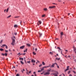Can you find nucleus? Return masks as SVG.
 <instances>
[{
	"label": "nucleus",
	"mask_w": 76,
	"mask_h": 76,
	"mask_svg": "<svg viewBox=\"0 0 76 76\" xmlns=\"http://www.w3.org/2000/svg\"><path fill=\"white\" fill-rule=\"evenodd\" d=\"M15 37L13 36V37H12V42L11 43V45H14L15 44Z\"/></svg>",
	"instance_id": "nucleus-1"
},
{
	"label": "nucleus",
	"mask_w": 76,
	"mask_h": 76,
	"mask_svg": "<svg viewBox=\"0 0 76 76\" xmlns=\"http://www.w3.org/2000/svg\"><path fill=\"white\" fill-rule=\"evenodd\" d=\"M1 54L3 56H6L7 55V54L6 53L5 54L2 53Z\"/></svg>",
	"instance_id": "nucleus-2"
},
{
	"label": "nucleus",
	"mask_w": 76,
	"mask_h": 76,
	"mask_svg": "<svg viewBox=\"0 0 76 76\" xmlns=\"http://www.w3.org/2000/svg\"><path fill=\"white\" fill-rule=\"evenodd\" d=\"M50 74V72H46L45 74H44V75H46V76H48V75H49Z\"/></svg>",
	"instance_id": "nucleus-3"
},
{
	"label": "nucleus",
	"mask_w": 76,
	"mask_h": 76,
	"mask_svg": "<svg viewBox=\"0 0 76 76\" xmlns=\"http://www.w3.org/2000/svg\"><path fill=\"white\" fill-rule=\"evenodd\" d=\"M69 66H68L66 67V69L64 71L65 72L69 70Z\"/></svg>",
	"instance_id": "nucleus-4"
},
{
	"label": "nucleus",
	"mask_w": 76,
	"mask_h": 76,
	"mask_svg": "<svg viewBox=\"0 0 76 76\" xmlns=\"http://www.w3.org/2000/svg\"><path fill=\"white\" fill-rule=\"evenodd\" d=\"M55 7H56V6H55L49 7V8L50 9H53V8H55Z\"/></svg>",
	"instance_id": "nucleus-5"
},
{
	"label": "nucleus",
	"mask_w": 76,
	"mask_h": 76,
	"mask_svg": "<svg viewBox=\"0 0 76 76\" xmlns=\"http://www.w3.org/2000/svg\"><path fill=\"white\" fill-rule=\"evenodd\" d=\"M57 73H58V72H57ZM57 73H53V74H52V75H53L54 76H58V75H57Z\"/></svg>",
	"instance_id": "nucleus-6"
},
{
	"label": "nucleus",
	"mask_w": 76,
	"mask_h": 76,
	"mask_svg": "<svg viewBox=\"0 0 76 76\" xmlns=\"http://www.w3.org/2000/svg\"><path fill=\"white\" fill-rule=\"evenodd\" d=\"M25 47V46H23L20 47V49H23Z\"/></svg>",
	"instance_id": "nucleus-7"
},
{
	"label": "nucleus",
	"mask_w": 76,
	"mask_h": 76,
	"mask_svg": "<svg viewBox=\"0 0 76 76\" xmlns=\"http://www.w3.org/2000/svg\"><path fill=\"white\" fill-rule=\"evenodd\" d=\"M39 34L40 37H41L42 36V34L40 32H39Z\"/></svg>",
	"instance_id": "nucleus-8"
},
{
	"label": "nucleus",
	"mask_w": 76,
	"mask_h": 76,
	"mask_svg": "<svg viewBox=\"0 0 76 76\" xmlns=\"http://www.w3.org/2000/svg\"><path fill=\"white\" fill-rule=\"evenodd\" d=\"M31 62L32 63H35V60H34V59H32Z\"/></svg>",
	"instance_id": "nucleus-9"
},
{
	"label": "nucleus",
	"mask_w": 76,
	"mask_h": 76,
	"mask_svg": "<svg viewBox=\"0 0 76 76\" xmlns=\"http://www.w3.org/2000/svg\"><path fill=\"white\" fill-rule=\"evenodd\" d=\"M54 66H55L54 64H53L51 66H50V67H54Z\"/></svg>",
	"instance_id": "nucleus-10"
},
{
	"label": "nucleus",
	"mask_w": 76,
	"mask_h": 76,
	"mask_svg": "<svg viewBox=\"0 0 76 76\" xmlns=\"http://www.w3.org/2000/svg\"><path fill=\"white\" fill-rule=\"evenodd\" d=\"M56 60H60V58H56V60H55V61H56Z\"/></svg>",
	"instance_id": "nucleus-11"
},
{
	"label": "nucleus",
	"mask_w": 76,
	"mask_h": 76,
	"mask_svg": "<svg viewBox=\"0 0 76 76\" xmlns=\"http://www.w3.org/2000/svg\"><path fill=\"white\" fill-rule=\"evenodd\" d=\"M14 28H18V25L16 24H15L14 25Z\"/></svg>",
	"instance_id": "nucleus-12"
},
{
	"label": "nucleus",
	"mask_w": 76,
	"mask_h": 76,
	"mask_svg": "<svg viewBox=\"0 0 76 76\" xmlns=\"http://www.w3.org/2000/svg\"><path fill=\"white\" fill-rule=\"evenodd\" d=\"M51 70V69H48L47 72H48L49 73V72H50Z\"/></svg>",
	"instance_id": "nucleus-13"
},
{
	"label": "nucleus",
	"mask_w": 76,
	"mask_h": 76,
	"mask_svg": "<svg viewBox=\"0 0 76 76\" xmlns=\"http://www.w3.org/2000/svg\"><path fill=\"white\" fill-rule=\"evenodd\" d=\"M33 74H34L35 76H37V74H36V72H33Z\"/></svg>",
	"instance_id": "nucleus-14"
},
{
	"label": "nucleus",
	"mask_w": 76,
	"mask_h": 76,
	"mask_svg": "<svg viewBox=\"0 0 76 76\" xmlns=\"http://www.w3.org/2000/svg\"><path fill=\"white\" fill-rule=\"evenodd\" d=\"M19 60H22V61H23V58H19Z\"/></svg>",
	"instance_id": "nucleus-15"
},
{
	"label": "nucleus",
	"mask_w": 76,
	"mask_h": 76,
	"mask_svg": "<svg viewBox=\"0 0 76 76\" xmlns=\"http://www.w3.org/2000/svg\"><path fill=\"white\" fill-rule=\"evenodd\" d=\"M63 35V33L62 32H61V37H62V35Z\"/></svg>",
	"instance_id": "nucleus-16"
},
{
	"label": "nucleus",
	"mask_w": 76,
	"mask_h": 76,
	"mask_svg": "<svg viewBox=\"0 0 76 76\" xmlns=\"http://www.w3.org/2000/svg\"><path fill=\"white\" fill-rule=\"evenodd\" d=\"M43 10H44V11H47L48 10H47V8H45Z\"/></svg>",
	"instance_id": "nucleus-17"
},
{
	"label": "nucleus",
	"mask_w": 76,
	"mask_h": 76,
	"mask_svg": "<svg viewBox=\"0 0 76 76\" xmlns=\"http://www.w3.org/2000/svg\"><path fill=\"white\" fill-rule=\"evenodd\" d=\"M44 70V68L43 67L41 69V71H42V70Z\"/></svg>",
	"instance_id": "nucleus-18"
},
{
	"label": "nucleus",
	"mask_w": 76,
	"mask_h": 76,
	"mask_svg": "<svg viewBox=\"0 0 76 76\" xmlns=\"http://www.w3.org/2000/svg\"><path fill=\"white\" fill-rule=\"evenodd\" d=\"M20 62L22 64H24V63H23V61H20Z\"/></svg>",
	"instance_id": "nucleus-19"
},
{
	"label": "nucleus",
	"mask_w": 76,
	"mask_h": 76,
	"mask_svg": "<svg viewBox=\"0 0 76 76\" xmlns=\"http://www.w3.org/2000/svg\"><path fill=\"white\" fill-rule=\"evenodd\" d=\"M26 45L28 46V47H30V46H31V45L29 44H26Z\"/></svg>",
	"instance_id": "nucleus-20"
},
{
	"label": "nucleus",
	"mask_w": 76,
	"mask_h": 76,
	"mask_svg": "<svg viewBox=\"0 0 76 76\" xmlns=\"http://www.w3.org/2000/svg\"><path fill=\"white\" fill-rule=\"evenodd\" d=\"M42 64L44 65H45V63L44 61L42 62Z\"/></svg>",
	"instance_id": "nucleus-21"
},
{
	"label": "nucleus",
	"mask_w": 76,
	"mask_h": 76,
	"mask_svg": "<svg viewBox=\"0 0 76 76\" xmlns=\"http://www.w3.org/2000/svg\"><path fill=\"white\" fill-rule=\"evenodd\" d=\"M11 16V15H9V16H8L7 18V19H8V18H10Z\"/></svg>",
	"instance_id": "nucleus-22"
},
{
	"label": "nucleus",
	"mask_w": 76,
	"mask_h": 76,
	"mask_svg": "<svg viewBox=\"0 0 76 76\" xmlns=\"http://www.w3.org/2000/svg\"><path fill=\"white\" fill-rule=\"evenodd\" d=\"M38 22L39 23V24H41V23H42V22L41 21L39 20Z\"/></svg>",
	"instance_id": "nucleus-23"
},
{
	"label": "nucleus",
	"mask_w": 76,
	"mask_h": 76,
	"mask_svg": "<svg viewBox=\"0 0 76 76\" xmlns=\"http://www.w3.org/2000/svg\"><path fill=\"white\" fill-rule=\"evenodd\" d=\"M50 54H51V55H53V53L50 52Z\"/></svg>",
	"instance_id": "nucleus-24"
},
{
	"label": "nucleus",
	"mask_w": 76,
	"mask_h": 76,
	"mask_svg": "<svg viewBox=\"0 0 76 76\" xmlns=\"http://www.w3.org/2000/svg\"><path fill=\"white\" fill-rule=\"evenodd\" d=\"M58 49L60 51H61V48H60L59 47H57Z\"/></svg>",
	"instance_id": "nucleus-25"
},
{
	"label": "nucleus",
	"mask_w": 76,
	"mask_h": 76,
	"mask_svg": "<svg viewBox=\"0 0 76 76\" xmlns=\"http://www.w3.org/2000/svg\"><path fill=\"white\" fill-rule=\"evenodd\" d=\"M0 51H4V50L2 48H0Z\"/></svg>",
	"instance_id": "nucleus-26"
},
{
	"label": "nucleus",
	"mask_w": 76,
	"mask_h": 76,
	"mask_svg": "<svg viewBox=\"0 0 76 76\" xmlns=\"http://www.w3.org/2000/svg\"><path fill=\"white\" fill-rule=\"evenodd\" d=\"M9 8H8L7 9V10H6V12H8V11H9Z\"/></svg>",
	"instance_id": "nucleus-27"
},
{
	"label": "nucleus",
	"mask_w": 76,
	"mask_h": 76,
	"mask_svg": "<svg viewBox=\"0 0 76 76\" xmlns=\"http://www.w3.org/2000/svg\"><path fill=\"white\" fill-rule=\"evenodd\" d=\"M19 18V16H17L15 17V18Z\"/></svg>",
	"instance_id": "nucleus-28"
},
{
	"label": "nucleus",
	"mask_w": 76,
	"mask_h": 76,
	"mask_svg": "<svg viewBox=\"0 0 76 76\" xmlns=\"http://www.w3.org/2000/svg\"><path fill=\"white\" fill-rule=\"evenodd\" d=\"M33 53L34 55H36V53H35V52H33Z\"/></svg>",
	"instance_id": "nucleus-29"
},
{
	"label": "nucleus",
	"mask_w": 76,
	"mask_h": 76,
	"mask_svg": "<svg viewBox=\"0 0 76 76\" xmlns=\"http://www.w3.org/2000/svg\"><path fill=\"white\" fill-rule=\"evenodd\" d=\"M26 74H27V75H29V72H28V70H27L26 71Z\"/></svg>",
	"instance_id": "nucleus-30"
},
{
	"label": "nucleus",
	"mask_w": 76,
	"mask_h": 76,
	"mask_svg": "<svg viewBox=\"0 0 76 76\" xmlns=\"http://www.w3.org/2000/svg\"><path fill=\"white\" fill-rule=\"evenodd\" d=\"M0 41V44H1L2 43V42H3V40H2Z\"/></svg>",
	"instance_id": "nucleus-31"
},
{
	"label": "nucleus",
	"mask_w": 76,
	"mask_h": 76,
	"mask_svg": "<svg viewBox=\"0 0 76 76\" xmlns=\"http://www.w3.org/2000/svg\"><path fill=\"white\" fill-rule=\"evenodd\" d=\"M5 48H6V49H7V48H8V47H7V45L5 46Z\"/></svg>",
	"instance_id": "nucleus-32"
},
{
	"label": "nucleus",
	"mask_w": 76,
	"mask_h": 76,
	"mask_svg": "<svg viewBox=\"0 0 76 76\" xmlns=\"http://www.w3.org/2000/svg\"><path fill=\"white\" fill-rule=\"evenodd\" d=\"M16 76H20V75L19 74H17Z\"/></svg>",
	"instance_id": "nucleus-33"
},
{
	"label": "nucleus",
	"mask_w": 76,
	"mask_h": 76,
	"mask_svg": "<svg viewBox=\"0 0 76 76\" xmlns=\"http://www.w3.org/2000/svg\"><path fill=\"white\" fill-rule=\"evenodd\" d=\"M18 55H19V56H20V55H21V54H20V53H18Z\"/></svg>",
	"instance_id": "nucleus-34"
},
{
	"label": "nucleus",
	"mask_w": 76,
	"mask_h": 76,
	"mask_svg": "<svg viewBox=\"0 0 76 76\" xmlns=\"http://www.w3.org/2000/svg\"><path fill=\"white\" fill-rule=\"evenodd\" d=\"M30 62H31L30 61H28L27 62V63H28L29 64V63H30Z\"/></svg>",
	"instance_id": "nucleus-35"
},
{
	"label": "nucleus",
	"mask_w": 76,
	"mask_h": 76,
	"mask_svg": "<svg viewBox=\"0 0 76 76\" xmlns=\"http://www.w3.org/2000/svg\"><path fill=\"white\" fill-rule=\"evenodd\" d=\"M67 57V58H70V56L69 55Z\"/></svg>",
	"instance_id": "nucleus-36"
},
{
	"label": "nucleus",
	"mask_w": 76,
	"mask_h": 76,
	"mask_svg": "<svg viewBox=\"0 0 76 76\" xmlns=\"http://www.w3.org/2000/svg\"><path fill=\"white\" fill-rule=\"evenodd\" d=\"M73 73H74L75 74H76V72L75 71H73Z\"/></svg>",
	"instance_id": "nucleus-37"
},
{
	"label": "nucleus",
	"mask_w": 76,
	"mask_h": 76,
	"mask_svg": "<svg viewBox=\"0 0 76 76\" xmlns=\"http://www.w3.org/2000/svg\"><path fill=\"white\" fill-rule=\"evenodd\" d=\"M6 45L4 44V45H2V46H3L4 47V46H6Z\"/></svg>",
	"instance_id": "nucleus-38"
},
{
	"label": "nucleus",
	"mask_w": 76,
	"mask_h": 76,
	"mask_svg": "<svg viewBox=\"0 0 76 76\" xmlns=\"http://www.w3.org/2000/svg\"><path fill=\"white\" fill-rule=\"evenodd\" d=\"M14 35H17V33H14Z\"/></svg>",
	"instance_id": "nucleus-39"
},
{
	"label": "nucleus",
	"mask_w": 76,
	"mask_h": 76,
	"mask_svg": "<svg viewBox=\"0 0 76 76\" xmlns=\"http://www.w3.org/2000/svg\"><path fill=\"white\" fill-rule=\"evenodd\" d=\"M24 61H25L26 63V61L25 60V57H24Z\"/></svg>",
	"instance_id": "nucleus-40"
},
{
	"label": "nucleus",
	"mask_w": 76,
	"mask_h": 76,
	"mask_svg": "<svg viewBox=\"0 0 76 76\" xmlns=\"http://www.w3.org/2000/svg\"><path fill=\"white\" fill-rule=\"evenodd\" d=\"M52 4H56V5H57V4H56V3H53Z\"/></svg>",
	"instance_id": "nucleus-41"
},
{
	"label": "nucleus",
	"mask_w": 76,
	"mask_h": 76,
	"mask_svg": "<svg viewBox=\"0 0 76 76\" xmlns=\"http://www.w3.org/2000/svg\"><path fill=\"white\" fill-rule=\"evenodd\" d=\"M39 67H41V66H42V64H41L39 65Z\"/></svg>",
	"instance_id": "nucleus-42"
},
{
	"label": "nucleus",
	"mask_w": 76,
	"mask_h": 76,
	"mask_svg": "<svg viewBox=\"0 0 76 76\" xmlns=\"http://www.w3.org/2000/svg\"><path fill=\"white\" fill-rule=\"evenodd\" d=\"M42 71H41V70H39L38 71V72H41Z\"/></svg>",
	"instance_id": "nucleus-43"
},
{
	"label": "nucleus",
	"mask_w": 76,
	"mask_h": 76,
	"mask_svg": "<svg viewBox=\"0 0 76 76\" xmlns=\"http://www.w3.org/2000/svg\"><path fill=\"white\" fill-rule=\"evenodd\" d=\"M45 17V15H42V17Z\"/></svg>",
	"instance_id": "nucleus-44"
},
{
	"label": "nucleus",
	"mask_w": 76,
	"mask_h": 76,
	"mask_svg": "<svg viewBox=\"0 0 76 76\" xmlns=\"http://www.w3.org/2000/svg\"><path fill=\"white\" fill-rule=\"evenodd\" d=\"M31 73V71H29L28 72V75H29V73Z\"/></svg>",
	"instance_id": "nucleus-45"
},
{
	"label": "nucleus",
	"mask_w": 76,
	"mask_h": 76,
	"mask_svg": "<svg viewBox=\"0 0 76 76\" xmlns=\"http://www.w3.org/2000/svg\"><path fill=\"white\" fill-rule=\"evenodd\" d=\"M70 72H71L70 71H69L68 72V73L69 74V73H70Z\"/></svg>",
	"instance_id": "nucleus-46"
},
{
	"label": "nucleus",
	"mask_w": 76,
	"mask_h": 76,
	"mask_svg": "<svg viewBox=\"0 0 76 76\" xmlns=\"http://www.w3.org/2000/svg\"><path fill=\"white\" fill-rule=\"evenodd\" d=\"M46 67H47H47H51V66H46Z\"/></svg>",
	"instance_id": "nucleus-47"
},
{
	"label": "nucleus",
	"mask_w": 76,
	"mask_h": 76,
	"mask_svg": "<svg viewBox=\"0 0 76 76\" xmlns=\"http://www.w3.org/2000/svg\"><path fill=\"white\" fill-rule=\"evenodd\" d=\"M35 51H37V48H36L35 49Z\"/></svg>",
	"instance_id": "nucleus-48"
},
{
	"label": "nucleus",
	"mask_w": 76,
	"mask_h": 76,
	"mask_svg": "<svg viewBox=\"0 0 76 76\" xmlns=\"http://www.w3.org/2000/svg\"><path fill=\"white\" fill-rule=\"evenodd\" d=\"M43 68H47V66H45L43 67Z\"/></svg>",
	"instance_id": "nucleus-49"
},
{
	"label": "nucleus",
	"mask_w": 76,
	"mask_h": 76,
	"mask_svg": "<svg viewBox=\"0 0 76 76\" xmlns=\"http://www.w3.org/2000/svg\"><path fill=\"white\" fill-rule=\"evenodd\" d=\"M65 57H66V58H67V55H65Z\"/></svg>",
	"instance_id": "nucleus-50"
},
{
	"label": "nucleus",
	"mask_w": 76,
	"mask_h": 76,
	"mask_svg": "<svg viewBox=\"0 0 76 76\" xmlns=\"http://www.w3.org/2000/svg\"><path fill=\"white\" fill-rule=\"evenodd\" d=\"M5 52H8V50H5Z\"/></svg>",
	"instance_id": "nucleus-51"
},
{
	"label": "nucleus",
	"mask_w": 76,
	"mask_h": 76,
	"mask_svg": "<svg viewBox=\"0 0 76 76\" xmlns=\"http://www.w3.org/2000/svg\"><path fill=\"white\" fill-rule=\"evenodd\" d=\"M21 72H22V73H23V71L21 70Z\"/></svg>",
	"instance_id": "nucleus-52"
},
{
	"label": "nucleus",
	"mask_w": 76,
	"mask_h": 76,
	"mask_svg": "<svg viewBox=\"0 0 76 76\" xmlns=\"http://www.w3.org/2000/svg\"><path fill=\"white\" fill-rule=\"evenodd\" d=\"M6 9H5V10H4V12H6Z\"/></svg>",
	"instance_id": "nucleus-53"
},
{
	"label": "nucleus",
	"mask_w": 76,
	"mask_h": 76,
	"mask_svg": "<svg viewBox=\"0 0 76 76\" xmlns=\"http://www.w3.org/2000/svg\"><path fill=\"white\" fill-rule=\"evenodd\" d=\"M54 64V65H55V64H56V65H57V63H55Z\"/></svg>",
	"instance_id": "nucleus-54"
},
{
	"label": "nucleus",
	"mask_w": 76,
	"mask_h": 76,
	"mask_svg": "<svg viewBox=\"0 0 76 76\" xmlns=\"http://www.w3.org/2000/svg\"><path fill=\"white\" fill-rule=\"evenodd\" d=\"M44 73V72H43L42 73H41L40 74H41V75H42L43 73Z\"/></svg>",
	"instance_id": "nucleus-55"
},
{
	"label": "nucleus",
	"mask_w": 76,
	"mask_h": 76,
	"mask_svg": "<svg viewBox=\"0 0 76 76\" xmlns=\"http://www.w3.org/2000/svg\"><path fill=\"white\" fill-rule=\"evenodd\" d=\"M51 72H54V70H52L51 71Z\"/></svg>",
	"instance_id": "nucleus-56"
},
{
	"label": "nucleus",
	"mask_w": 76,
	"mask_h": 76,
	"mask_svg": "<svg viewBox=\"0 0 76 76\" xmlns=\"http://www.w3.org/2000/svg\"><path fill=\"white\" fill-rule=\"evenodd\" d=\"M69 76H72V75H71V74H70L69 75Z\"/></svg>",
	"instance_id": "nucleus-57"
},
{
	"label": "nucleus",
	"mask_w": 76,
	"mask_h": 76,
	"mask_svg": "<svg viewBox=\"0 0 76 76\" xmlns=\"http://www.w3.org/2000/svg\"><path fill=\"white\" fill-rule=\"evenodd\" d=\"M22 21H20V24H21V23H22Z\"/></svg>",
	"instance_id": "nucleus-58"
},
{
	"label": "nucleus",
	"mask_w": 76,
	"mask_h": 76,
	"mask_svg": "<svg viewBox=\"0 0 76 76\" xmlns=\"http://www.w3.org/2000/svg\"><path fill=\"white\" fill-rule=\"evenodd\" d=\"M65 51H66V52H67L68 51V50H66Z\"/></svg>",
	"instance_id": "nucleus-59"
},
{
	"label": "nucleus",
	"mask_w": 76,
	"mask_h": 76,
	"mask_svg": "<svg viewBox=\"0 0 76 76\" xmlns=\"http://www.w3.org/2000/svg\"><path fill=\"white\" fill-rule=\"evenodd\" d=\"M58 1H59V2H60L61 1L58 0Z\"/></svg>",
	"instance_id": "nucleus-60"
},
{
	"label": "nucleus",
	"mask_w": 76,
	"mask_h": 76,
	"mask_svg": "<svg viewBox=\"0 0 76 76\" xmlns=\"http://www.w3.org/2000/svg\"><path fill=\"white\" fill-rule=\"evenodd\" d=\"M23 71H25V69H23Z\"/></svg>",
	"instance_id": "nucleus-61"
},
{
	"label": "nucleus",
	"mask_w": 76,
	"mask_h": 76,
	"mask_svg": "<svg viewBox=\"0 0 76 76\" xmlns=\"http://www.w3.org/2000/svg\"><path fill=\"white\" fill-rule=\"evenodd\" d=\"M57 66V68H59V66Z\"/></svg>",
	"instance_id": "nucleus-62"
},
{
	"label": "nucleus",
	"mask_w": 76,
	"mask_h": 76,
	"mask_svg": "<svg viewBox=\"0 0 76 76\" xmlns=\"http://www.w3.org/2000/svg\"><path fill=\"white\" fill-rule=\"evenodd\" d=\"M74 61H75V62H76V59H75V60H74Z\"/></svg>",
	"instance_id": "nucleus-63"
},
{
	"label": "nucleus",
	"mask_w": 76,
	"mask_h": 76,
	"mask_svg": "<svg viewBox=\"0 0 76 76\" xmlns=\"http://www.w3.org/2000/svg\"><path fill=\"white\" fill-rule=\"evenodd\" d=\"M76 39L75 40V42H76Z\"/></svg>",
	"instance_id": "nucleus-64"
}]
</instances>
